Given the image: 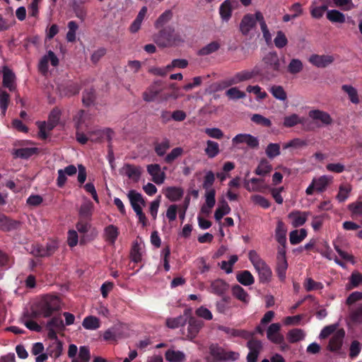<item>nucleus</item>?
<instances>
[{
  "mask_svg": "<svg viewBox=\"0 0 362 362\" xmlns=\"http://www.w3.org/2000/svg\"><path fill=\"white\" fill-rule=\"evenodd\" d=\"M49 62H50L51 65L53 66H57L59 65V59L52 50H49L47 54L44 55L39 62V71L43 74H47L48 71Z\"/></svg>",
  "mask_w": 362,
  "mask_h": 362,
  "instance_id": "423d86ee",
  "label": "nucleus"
},
{
  "mask_svg": "<svg viewBox=\"0 0 362 362\" xmlns=\"http://www.w3.org/2000/svg\"><path fill=\"white\" fill-rule=\"evenodd\" d=\"M318 1L322 3L320 6H317V0H315L310 6L311 16L313 18L317 19H319L323 16L324 13L327 11L328 7V0H318Z\"/></svg>",
  "mask_w": 362,
  "mask_h": 362,
  "instance_id": "aec40b11",
  "label": "nucleus"
},
{
  "mask_svg": "<svg viewBox=\"0 0 362 362\" xmlns=\"http://www.w3.org/2000/svg\"><path fill=\"white\" fill-rule=\"evenodd\" d=\"M272 170V165L266 159H262L256 168L255 173L259 176L269 174Z\"/></svg>",
  "mask_w": 362,
  "mask_h": 362,
  "instance_id": "58836bf2",
  "label": "nucleus"
},
{
  "mask_svg": "<svg viewBox=\"0 0 362 362\" xmlns=\"http://www.w3.org/2000/svg\"><path fill=\"white\" fill-rule=\"evenodd\" d=\"M60 309V300L56 296L47 295L43 296L35 305L33 316L42 315L48 317L55 311Z\"/></svg>",
  "mask_w": 362,
  "mask_h": 362,
  "instance_id": "f257e3e1",
  "label": "nucleus"
},
{
  "mask_svg": "<svg viewBox=\"0 0 362 362\" xmlns=\"http://www.w3.org/2000/svg\"><path fill=\"white\" fill-rule=\"evenodd\" d=\"M307 146V142L301 139L296 138L293 139L283 145L284 149L293 148L299 149Z\"/></svg>",
  "mask_w": 362,
  "mask_h": 362,
  "instance_id": "603ef678",
  "label": "nucleus"
},
{
  "mask_svg": "<svg viewBox=\"0 0 362 362\" xmlns=\"http://www.w3.org/2000/svg\"><path fill=\"white\" fill-rule=\"evenodd\" d=\"M259 74V71L256 67L252 70H243L233 75L230 79V84H237L249 81Z\"/></svg>",
  "mask_w": 362,
  "mask_h": 362,
  "instance_id": "6e6552de",
  "label": "nucleus"
},
{
  "mask_svg": "<svg viewBox=\"0 0 362 362\" xmlns=\"http://www.w3.org/2000/svg\"><path fill=\"white\" fill-rule=\"evenodd\" d=\"M163 88L160 82H154L149 86L142 94L143 100L150 103L158 98V95L162 93Z\"/></svg>",
  "mask_w": 362,
  "mask_h": 362,
  "instance_id": "0eeeda50",
  "label": "nucleus"
},
{
  "mask_svg": "<svg viewBox=\"0 0 362 362\" xmlns=\"http://www.w3.org/2000/svg\"><path fill=\"white\" fill-rule=\"evenodd\" d=\"M272 95L277 100L285 101L287 94L281 86L274 85L269 88Z\"/></svg>",
  "mask_w": 362,
  "mask_h": 362,
  "instance_id": "09e8293b",
  "label": "nucleus"
},
{
  "mask_svg": "<svg viewBox=\"0 0 362 362\" xmlns=\"http://www.w3.org/2000/svg\"><path fill=\"white\" fill-rule=\"evenodd\" d=\"M286 232L287 228L285 223L279 219L275 229V238L280 245H286Z\"/></svg>",
  "mask_w": 362,
  "mask_h": 362,
  "instance_id": "5701e85b",
  "label": "nucleus"
},
{
  "mask_svg": "<svg viewBox=\"0 0 362 362\" xmlns=\"http://www.w3.org/2000/svg\"><path fill=\"white\" fill-rule=\"evenodd\" d=\"M305 332L301 329H291L287 334V339L290 343H296L303 340L305 337Z\"/></svg>",
  "mask_w": 362,
  "mask_h": 362,
  "instance_id": "37998d69",
  "label": "nucleus"
},
{
  "mask_svg": "<svg viewBox=\"0 0 362 362\" xmlns=\"http://www.w3.org/2000/svg\"><path fill=\"white\" fill-rule=\"evenodd\" d=\"M334 60L332 56L325 54H312L309 58L310 63L318 68H325L331 64Z\"/></svg>",
  "mask_w": 362,
  "mask_h": 362,
  "instance_id": "ddd939ff",
  "label": "nucleus"
},
{
  "mask_svg": "<svg viewBox=\"0 0 362 362\" xmlns=\"http://www.w3.org/2000/svg\"><path fill=\"white\" fill-rule=\"evenodd\" d=\"M341 90L348 95L349 100L355 105L360 103L358 91L356 88L351 85H343Z\"/></svg>",
  "mask_w": 362,
  "mask_h": 362,
  "instance_id": "f704fd0d",
  "label": "nucleus"
},
{
  "mask_svg": "<svg viewBox=\"0 0 362 362\" xmlns=\"http://www.w3.org/2000/svg\"><path fill=\"white\" fill-rule=\"evenodd\" d=\"M352 190V187L349 184L341 185L339 187V192L336 196V199L339 202H344L349 196Z\"/></svg>",
  "mask_w": 362,
  "mask_h": 362,
  "instance_id": "a18cd8bd",
  "label": "nucleus"
},
{
  "mask_svg": "<svg viewBox=\"0 0 362 362\" xmlns=\"http://www.w3.org/2000/svg\"><path fill=\"white\" fill-rule=\"evenodd\" d=\"M147 171L152 177V181L157 185L163 184L165 181V174L161 171L158 164H151L147 165Z\"/></svg>",
  "mask_w": 362,
  "mask_h": 362,
  "instance_id": "4468645a",
  "label": "nucleus"
},
{
  "mask_svg": "<svg viewBox=\"0 0 362 362\" xmlns=\"http://www.w3.org/2000/svg\"><path fill=\"white\" fill-rule=\"evenodd\" d=\"M127 197L129 199L131 206L134 211L141 209L142 206L146 205L145 200L144 199L141 194L135 190H130L127 194Z\"/></svg>",
  "mask_w": 362,
  "mask_h": 362,
  "instance_id": "6ab92c4d",
  "label": "nucleus"
},
{
  "mask_svg": "<svg viewBox=\"0 0 362 362\" xmlns=\"http://www.w3.org/2000/svg\"><path fill=\"white\" fill-rule=\"evenodd\" d=\"M226 95L231 100L245 98V93L236 87L230 88L226 90Z\"/></svg>",
  "mask_w": 362,
  "mask_h": 362,
  "instance_id": "680f3d73",
  "label": "nucleus"
},
{
  "mask_svg": "<svg viewBox=\"0 0 362 362\" xmlns=\"http://www.w3.org/2000/svg\"><path fill=\"white\" fill-rule=\"evenodd\" d=\"M233 145L246 144L250 148H256L259 146V141L257 137L249 134H239L232 139Z\"/></svg>",
  "mask_w": 362,
  "mask_h": 362,
  "instance_id": "1a4fd4ad",
  "label": "nucleus"
},
{
  "mask_svg": "<svg viewBox=\"0 0 362 362\" xmlns=\"http://www.w3.org/2000/svg\"><path fill=\"white\" fill-rule=\"evenodd\" d=\"M230 211V208L229 205L225 200H223L221 205L216 209L214 214V218L217 221H219L225 215L228 214Z\"/></svg>",
  "mask_w": 362,
  "mask_h": 362,
  "instance_id": "de8ad7c7",
  "label": "nucleus"
},
{
  "mask_svg": "<svg viewBox=\"0 0 362 362\" xmlns=\"http://www.w3.org/2000/svg\"><path fill=\"white\" fill-rule=\"evenodd\" d=\"M238 6V0H226L219 8V13L221 18L228 21L232 15V11Z\"/></svg>",
  "mask_w": 362,
  "mask_h": 362,
  "instance_id": "9d476101",
  "label": "nucleus"
},
{
  "mask_svg": "<svg viewBox=\"0 0 362 362\" xmlns=\"http://www.w3.org/2000/svg\"><path fill=\"white\" fill-rule=\"evenodd\" d=\"M303 70V62L300 59L296 58L291 59L286 67L287 72L291 75H297L300 74Z\"/></svg>",
  "mask_w": 362,
  "mask_h": 362,
  "instance_id": "473e14b6",
  "label": "nucleus"
},
{
  "mask_svg": "<svg viewBox=\"0 0 362 362\" xmlns=\"http://www.w3.org/2000/svg\"><path fill=\"white\" fill-rule=\"evenodd\" d=\"M249 353L247 356V362H257L259 354L262 350V342L255 338H252L247 342Z\"/></svg>",
  "mask_w": 362,
  "mask_h": 362,
  "instance_id": "39448f33",
  "label": "nucleus"
},
{
  "mask_svg": "<svg viewBox=\"0 0 362 362\" xmlns=\"http://www.w3.org/2000/svg\"><path fill=\"white\" fill-rule=\"evenodd\" d=\"M15 75L13 71L7 67H5L3 71V84L5 87L8 88L11 91L15 89L14 85Z\"/></svg>",
  "mask_w": 362,
  "mask_h": 362,
  "instance_id": "2f4dec72",
  "label": "nucleus"
},
{
  "mask_svg": "<svg viewBox=\"0 0 362 362\" xmlns=\"http://www.w3.org/2000/svg\"><path fill=\"white\" fill-rule=\"evenodd\" d=\"M310 118L321 122L322 125L328 126L333 123V119L327 112L320 110H313L308 112Z\"/></svg>",
  "mask_w": 362,
  "mask_h": 362,
  "instance_id": "2eb2a0df",
  "label": "nucleus"
},
{
  "mask_svg": "<svg viewBox=\"0 0 362 362\" xmlns=\"http://www.w3.org/2000/svg\"><path fill=\"white\" fill-rule=\"evenodd\" d=\"M246 90L250 93H254L256 95V99L257 100H264L267 97V93L265 91H263L262 88L258 85L247 86Z\"/></svg>",
  "mask_w": 362,
  "mask_h": 362,
  "instance_id": "3c124183",
  "label": "nucleus"
},
{
  "mask_svg": "<svg viewBox=\"0 0 362 362\" xmlns=\"http://www.w3.org/2000/svg\"><path fill=\"white\" fill-rule=\"evenodd\" d=\"M348 209L351 213V216L362 217V202H355L348 205Z\"/></svg>",
  "mask_w": 362,
  "mask_h": 362,
  "instance_id": "338daca9",
  "label": "nucleus"
},
{
  "mask_svg": "<svg viewBox=\"0 0 362 362\" xmlns=\"http://www.w3.org/2000/svg\"><path fill=\"white\" fill-rule=\"evenodd\" d=\"M82 325L86 329L95 330L100 327V321L97 317L89 315L83 319Z\"/></svg>",
  "mask_w": 362,
  "mask_h": 362,
  "instance_id": "e433bc0d",
  "label": "nucleus"
},
{
  "mask_svg": "<svg viewBox=\"0 0 362 362\" xmlns=\"http://www.w3.org/2000/svg\"><path fill=\"white\" fill-rule=\"evenodd\" d=\"M274 42L277 48L281 49L286 46L288 44V40L286 35L281 30H279L276 33V36L274 40Z\"/></svg>",
  "mask_w": 362,
  "mask_h": 362,
  "instance_id": "0e129e2a",
  "label": "nucleus"
},
{
  "mask_svg": "<svg viewBox=\"0 0 362 362\" xmlns=\"http://www.w3.org/2000/svg\"><path fill=\"white\" fill-rule=\"evenodd\" d=\"M19 226V221L10 219L4 214H0V230L10 231L18 228Z\"/></svg>",
  "mask_w": 362,
  "mask_h": 362,
  "instance_id": "bb28decb",
  "label": "nucleus"
},
{
  "mask_svg": "<svg viewBox=\"0 0 362 362\" xmlns=\"http://www.w3.org/2000/svg\"><path fill=\"white\" fill-rule=\"evenodd\" d=\"M68 28L69 31L66 36V40L73 42L76 40V32L78 28V24L75 21H71L68 23Z\"/></svg>",
  "mask_w": 362,
  "mask_h": 362,
  "instance_id": "bf43d9fd",
  "label": "nucleus"
},
{
  "mask_svg": "<svg viewBox=\"0 0 362 362\" xmlns=\"http://www.w3.org/2000/svg\"><path fill=\"white\" fill-rule=\"evenodd\" d=\"M310 212L293 211L288 214V218L291 221V224L293 227H299L303 226L307 221Z\"/></svg>",
  "mask_w": 362,
  "mask_h": 362,
  "instance_id": "f3484780",
  "label": "nucleus"
},
{
  "mask_svg": "<svg viewBox=\"0 0 362 362\" xmlns=\"http://www.w3.org/2000/svg\"><path fill=\"white\" fill-rule=\"evenodd\" d=\"M118 235V228L113 225H109L105 228V240L110 244H114L115 243Z\"/></svg>",
  "mask_w": 362,
  "mask_h": 362,
  "instance_id": "4c0bfd02",
  "label": "nucleus"
},
{
  "mask_svg": "<svg viewBox=\"0 0 362 362\" xmlns=\"http://www.w3.org/2000/svg\"><path fill=\"white\" fill-rule=\"evenodd\" d=\"M287 269L288 262L286 259L277 260L276 272L281 281H285Z\"/></svg>",
  "mask_w": 362,
  "mask_h": 362,
  "instance_id": "49530a36",
  "label": "nucleus"
},
{
  "mask_svg": "<svg viewBox=\"0 0 362 362\" xmlns=\"http://www.w3.org/2000/svg\"><path fill=\"white\" fill-rule=\"evenodd\" d=\"M255 20L252 14H247L243 18L240 30L243 35H247L249 32L255 27Z\"/></svg>",
  "mask_w": 362,
  "mask_h": 362,
  "instance_id": "cd10ccee",
  "label": "nucleus"
},
{
  "mask_svg": "<svg viewBox=\"0 0 362 362\" xmlns=\"http://www.w3.org/2000/svg\"><path fill=\"white\" fill-rule=\"evenodd\" d=\"M183 194L181 189L177 187H168L166 191L165 196L172 202L179 200Z\"/></svg>",
  "mask_w": 362,
  "mask_h": 362,
  "instance_id": "864d4df0",
  "label": "nucleus"
},
{
  "mask_svg": "<svg viewBox=\"0 0 362 362\" xmlns=\"http://www.w3.org/2000/svg\"><path fill=\"white\" fill-rule=\"evenodd\" d=\"M122 170L125 175L135 182L139 180L141 175V168L140 166H135L129 163L123 166Z\"/></svg>",
  "mask_w": 362,
  "mask_h": 362,
  "instance_id": "4be33fe9",
  "label": "nucleus"
},
{
  "mask_svg": "<svg viewBox=\"0 0 362 362\" xmlns=\"http://www.w3.org/2000/svg\"><path fill=\"white\" fill-rule=\"evenodd\" d=\"M228 289V284L222 279H216L211 283L210 292L218 296L223 295Z\"/></svg>",
  "mask_w": 362,
  "mask_h": 362,
  "instance_id": "393cba45",
  "label": "nucleus"
},
{
  "mask_svg": "<svg viewBox=\"0 0 362 362\" xmlns=\"http://www.w3.org/2000/svg\"><path fill=\"white\" fill-rule=\"evenodd\" d=\"M232 295L240 301L247 304L250 302V295L240 285H235L231 289Z\"/></svg>",
  "mask_w": 362,
  "mask_h": 362,
  "instance_id": "c756f323",
  "label": "nucleus"
},
{
  "mask_svg": "<svg viewBox=\"0 0 362 362\" xmlns=\"http://www.w3.org/2000/svg\"><path fill=\"white\" fill-rule=\"evenodd\" d=\"M63 349V344L60 341H52L47 348L48 354L54 358L59 357Z\"/></svg>",
  "mask_w": 362,
  "mask_h": 362,
  "instance_id": "a19ab883",
  "label": "nucleus"
},
{
  "mask_svg": "<svg viewBox=\"0 0 362 362\" xmlns=\"http://www.w3.org/2000/svg\"><path fill=\"white\" fill-rule=\"evenodd\" d=\"M189 311L185 310L183 315H180L176 317H169L166 319L165 325L170 329H176L185 325L187 322V315Z\"/></svg>",
  "mask_w": 362,
  "mask_h": 362,
  "instance_id": "b1692460",
  "label": "nucleus"
},
{
  "mask_svg": "<svg viewBox=\"0 0 362 362\" xmlns=\"http://www.w3.org/2000/svg\"><path fill=\"white\" fill-rule=\"evenodd\" d=\"M183 148L181 147H176L173 148L165 158V162L171 163L178 157L181 156L183 153Z\"/></svg>",
  "mask_w": 362,
  "mask_h": 362,
  "instance_id": "69168bd1",
  "label": "nucleus"
},
{
  "mask_svg": "<svg viewBox=\"0 0 362 362\" xmlns=\"http://www.w3.org/2000/svg\"><path fill=\"white\" fill-rule=\"evenodd\" d=\"M204 322L194 317H190L188 321L187 337L190 339H194L203 327Z\"/></svg>",
  "mask_w": 362,
  "mask_h": 362,
  "instance_id": "412c9836",
  "label": "nucleus"
},
{
  "mask_svg": "<svg viewBox=\"0 0 362 362\" xmlns=\"http://www.w3.org/2000/svg\"><path fill=\"white\" fill-rule=\"evenodd\" d=\"M76 172L77 169L76 166L74 165H69L66 166L64 169L58 170V177L57 179V186L59 187H62L66 182V175L73 176L76 173Z\"/></svg>",
  "mask_w": 362,
  "mask_h": 362,
  "instance_id": "a211bd4d",
  "label": "nucleus"
},
{
  "mask_svg": "<svg viewBox=\"0 0 362 362\" xmlns=\"http://www.w3.org/2000/svg\"><path fill=\"white\" fill-rule=\"evenodd\" d=\"M251 121L265 127H270L272 126L271 120L259 114L253 115L251 117Z\"/></svg>",
  "mask_w": 362,
  "mask_h": 362,
  "instance_id": "052dcab7",
  "label": "nucleus"
},
{
  "mask_svg": "<svg viewBox=\"0 0 362 362\" xmlns=\"http://www.w3.org/2000/svg\"><path fill=\"white\" fill-rule=\"evenodd\" d=\"M220 47L218 41H213L199 49L198 54L202 56L208 55L218 50Z\"/></svg>",
  "mask_w": 362,
  "mask_h": 362,
  "instance_id": "8fccbe9b",
  "label": "nucleus"
},
{
  "mask_svg": "<svg viewBox=\"0 0 362 362\" xmlns=\"http://www.w3.org/2000/svg\"><path fill=\"white\" fill-rule=\"evenodd\" d=\"M264 182L262 178L253 177L245 182V187L249 192H260L266 187Z\"/></svg>",
  "mask_w": 362,
  "mask_h": 362,
  "instance_id": "c85d7f7f",
  "label": "nucleus"
},
{
  "mask_svg": "<svg viewBox=\"0 0 362 362\" xmlns=\"http://www.w3.org/2000/svg\"><path fill=\"white\" fill-rule=\"evenodd\" d=\"M95 100V90L93 89L86 90L83 93L82 102L84 105L90 106L93 104Z\"/></svg>",
  "mask_w": 362,
  "mask_h": 362,
  "instance_id": "e2e57ef3",
  "label": "nucleus"
},
{
  "mask_svg": "<svg viewBox=\"0 0 362 362\" xmlns=\"http://www.w3.org/2000/svg\"><path fill=\"white\" fill-rule=\"evenodd\" d=\"M248 258L258 274L261 284H267L272 278V271L269 265L259 257L255 250H250Z\"/></svg>",
  "mask_w": 362,
  "mask_h": 362,
  "instance_id": "f03ea898",
  "label": "nucleus"
},
{
  "mask_svg": "<svg viewBox=\"0 0 362 362\" xmlns=\"http://www.w3.org/2000/svg\"><path fill=\"white\" fill-rule=\"evenodd\" d=\"M265 153L269 158H274L280 155V145L279 144L271 143L266 148Z\"/></svg>",
  "mask_w": 362,
  "mask_h": 362,
  "instance_id": "5fc2aeb1",
  "label": "nucleus"
},
{
  "mask_svg": "<svg viewBox=\"0 0 362 362\" xmlns=\"http://www.w3.org/2000/svg\"><path fill=\"white\" fill-rule=\"evenodd\" d=\"M93 204L90 200L85 201L79 209V215L84 218H90L93 214Z\"/></svg>",
  "mask_w": 362,
  "mask_h": 362,
  "instance_id": "79ce46f5",
  "label": "nucleus"
},
{
  "mask_svg": "<svg viewBox=\"0 0 362 362\" xmlns=\"http://www.w3.org/2000/svg\"><path fill=\"white\" fill-rule=\"evenodd\" d=\"M345 331L343 329L337 330L329 339L328 349L331 351H339L343 344Z\"/></svg>",
  "mask_w": 362,
  "mask_h": 362,
  "instance_id": "f8f14e48",
  "label": "nucleus"
},
{
  "mask_svg": "<svg viewBox=\"0 0 362 362\" xmlns=\"http://www.w3.org/2000/svg\"><path fill=\"white\" fill-rule=\"evenodd\" d=\"M154 41L159 47H167L182 42L183 40L180 34L175 33L174 28L168 26L159 31Z\"/></svg>",
  "mask_w": 362,
  "mask_h": 362,
  "instance_id": "7ed1b4c3",
  "label": "nucleus"
},
{
  "mask_svg": "<svg viewBox=\"0 0 362 362\" xmlns=\"http://www.w3.org/2000/svg\"><path fill=\"white\" fill-rule=\"evenodd\" d=\"M37 148H21L15 151L14 156L17 158L27 159L31 157L32 156L37 154Z\"/></svg>",
  "mask_w": 362,
  "mask_h": 362,
  "instance_id": "ea45409f",
  "label": "nucleus"
},
{
  "mask_svg": "<svg viewBox=\"0 0 362 362\" xmlns=\"http://www.w3.org/2000/svg\"><path fill=\"white\" fill-rule=\"evenodd\" d=\"M204 152L209 158H215L220 153L218 144L212 140L206 141V146L204 149Z\"/></svg>",
  "mask_w": 362,
  "mask_h": 362,
  "instance_id": "c9c22d12",
  "label": "nucleus"
},
{
  "mask_svg": "<svg viewBox=\"0 0 362 362\" xmlns=\"http://www.w3.org/2000/svg\"><path fill=\"white\" fill-rule=\"evenodd\" d=\"M165 360L169 362H184L186 356L184 352L175 350L173 348L168 349L165 353Z\"/></svg>",
  "mask_w": 362,
  "mask_h": 362,
  "instance_id": "a878e982",
  "label": "nucleus"
},
{
  "mask_svg": "<svg viewBox=\"0 0 362 362\" xmlns=\"http://www.w3.org/2000/svg\"><path fill=\"white\" fill-rule=\"evenodd\" d=\"M281 325L279 323H273L267 329V336L272 342L280 344L284 341V336L280 334Z\"/></svg>",
  "mask_w": 362,
  "mask_h": 362,
  "instance_id": "9b49d317",
  "label": "nucleus"
},
{
  "mask_svg": "<svg viewBox=\"0 0 362 362\" xmlns=\"http://www.w3.org/2000/svg\"><path fill=\"white\" fill-rule=\"evenodd\" d=\"M47 327L60 332L64 329V324L60 317H54L47 322Z\"/></svg>",
  "mask_w": 362,
  "mask_h": 362,
  "instance_id": "6e6d98bb",
  "label": "nucleus"
},
{
  "mask_svg": "<svg viewBox=\"0 0 362 362\" xmlns=\"http://www.w3.org/2000/svg\"><path fill=\"white\" fill-rule=\"evenodd\" d=\"M327 18L332 23H344L345 16L338 10H329L327 12Z\"/></svg>",
  "mask_w": 362,
  "mask_h": 362,
  "instance_id": "c03bdc74",
  "label": "nucleus"
},
{
  "mask_svg": "<svg viewBox=\"0 0 362 362\" xmlns=\"http://www.w3.org/2000/svg\"><path fill=\"white\" fill-rule=\"evenodd\" d=\"M298 124H303V119L297 114H292L284 117V126L286 127H292Z\"/></svg>",
  "mask_w": 362,
  "mask_h": 362,
  "instance_id": "4d7b16f0",
  "label": "nucleus"
},
{
  "mask_svg": "<svg viewBox=\"0 0 362 362\" xmlns=\"http://www.w3.org/2000/svg\"><path fill=\"white\" fill-rule=\"evenodd\" d=\"M170 146V141L168 139H165L160 143L155 145V151L158 156H163L165 154Z\"/></svg>",
  "mask_w": 362,
  "mask_h": 362,
  "instance_id": "13d9d810",
  "label": "nucleus"
},
{
  "mask_svg": "<svg viewBox=\"0 0 362 362\" xmlns=\"http://www.w3.org/2000/svg\"><path fill=\"white\" fill-rule=\"evenodd\" d=\"M332 182V177L327 175H322L317 178H313L310 185L307 187L305 193L307 195H312L314 191L322 193L327 189Z\"/></svg>",
  "mask_w": 362,
  "mask_h": 362,
  "instance_id": "20e7f679",
  "label": "nucleus"
},
{
  "mask_svg": "<svg viewBox=\"0 0 362 362\" xmlns=\"http://www.w3.org/2000/svg\"><path fill=\"white\" fill-rule=\"evenodd\" d=\"M237 281L243 286H251L255 283V278L250 271L244 270L236 274Z\"/></svg>",
  "mask_w": 362,
  "mask_h": 362,
  "instance_id": "7c9ffc66",
  "label": "nucleus"
},
{
  "mask_svg": "<svg viewBox=\"0 0 362 362\" xmlns=\"http://www.w3.org/2000/svg\"><path fill=\"white\" fill-rule=\"evenodd\" d=\"M264 64L267 67L275 71H279L281 69L280 59L276 52H270L267 54L263 59Z\"/></svg>",
  "mask_w": 362,
  "mask_h": 362,
  "instance_id": "dca6fc26",
  "label": "nucleus"
},
{
  "mask_svg": "<svg viewBox=\"0 0 362 362\" xmlns=\"http://www.w3.org/2000/svg\"><path fill=\"white\" fill-rule=\"evenodd\" d=\"M307 236V230L305 228L293 230L289 234V240L291 245H297L302 242Z\"/></svg>",
  "mask_w": 362,
  "mask_h": 362,
  "instance_id": "72a5a7b5",
  "label": "nucleus"
},
{
  "mask_svg": "<svg viewBox=\"0 0 362 362\" xmlns=\"http://www.w3.org/2000/svg\"><path fill=\"white\" fill-rule=\"evenodd\" d=\"M351 320L356 323H362V305H359L350 314Z\"/></svg>",
  "mask_w": 362,
  "mask_h": 362,
  "instance_id": "774afa93",
  "label": "nucleus"
}]
</instances>
